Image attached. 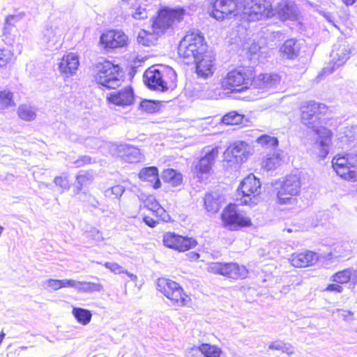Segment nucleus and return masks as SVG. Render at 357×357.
Returning a JSON list of instances; mask_svg holds the SVG:
<instances>
[{
  "instance_id": "obj_1",
  "label": "nucleus",
  "mask_w": 357,
  "mask_h": 357,
  "mask_svg": "<svg viewBox=\"0 0 357 357\" xmlns=\"http://www.w3.org/2000/svg\"><path fill=\"white\" fill-rule=\"evenodd\" d=\"M252 71L249 69H234L223 75L220 79L218 87L206 90L204 97L208 99H219L223 97L221 90L227 93L241 92L251 85Z\"/></svg>"
},
{
  "instance_id": "obj_2",
  "label": "nucleus",
  "mask_w": 357,
  "mask_h": 357,
  "mask_svg": "<svg viewBox=\"0 0 357 357\" xmlns=\"http://www.w3.org/2000/svg\"><path fill=\"white\" fill-rule=\"evenodd\" d=\"M176 73L169 66H151L144 73V82L151 89L165 91L176 86Z\"/></svg>"
},
{
  "instance_id": "obj_3",
  "label": "nucleus",
  "mask_w": 357,
  "mask_h": 357,
  "mask_svg": "<svg viewBox=\"0 0 357 357\" xmlns=\"http://www.w3.org/2000/svg\"><path fill=\"white\" fill-rule=\"evenodd\" d=\"M68 31V25L65 20L58 18L51 20L42 31L39 44L45 50H58L62 46Z\"/></svg>"
},
{
  "instance_id": "obj_4",
  "label": "nucleus",
  "mask_w": 357,
  "mask_h": 357,
  "mask_svg": "<svg viewBox=\"0 0 357 357\" xmlns=\"http://www.w3.org/2000/svg\"><path fill=\"white\" fill-rule=\"evenodd\" d=\"M207 50L204 38L199 31L186 33L180 41L178 54L186 63H192Z\"/></svg>"
},
{
  "instance_id": "obj_5",
  "label": "nucleus",
  "mask_w": 357,
  "mask_h": 357,
  "mask_svg": "<svg viewBox=\"0 0 357 357\" xmlns=\"http://www.w3.org/2000/svg\"><path fill=\"white\" fill-rule=\"evenodd\" d=\"M185 14V10L179 6H162L155 15L151 18V28L162 35L183 21Z\"/></svg>"
},
{
  "instance_id": "obj_6",
  "label": "nucleus",
  "mask_w": 357,
  "mask_h": 357,
  "mask_svg": "<svg viewBox=\"0 0 357 357\" xmlns=\"http://www.w3.org/2000/svg\"><path fill=\"white\" fill-rule=\"evenodd\" d=\"M261 185L253 174L244 178L237 189L236 200L239 204L253 207L261 202Z\"/></svg>"
},
{
  "instance_id": "obj_7",
  "label": "nucleus",
  "mask_w": 357,
  "mask_h": 357,
  "mask_svg": "<svg viewBox=\"0 0 357 357\" xmlns=\"http://www.w3.org/2000/svg\"><path fill=\"white\" fill-rule=\"evenodd\" d=\"M94 78L98 84L108 89H115L122 81L120 67L108 60L99 62L96 66Z\"/></svg>"
},
{
  "instance_id": "obj_8",
  "label": "nucleus",
  "mask_w": 357,
  "mask_h": 357,
  "mask_svg": "<svg viewBox=\"0 0 357 357\" xmlns=\"http://www.w3.org/2000/svg\"><path fill=\"white\" fill-rule=\"evenodd\" d=\"M241 0H208V12L211 17L218 21L241 16L243 8Z\"/></svg>"
},
{
  "instance_id": "obj_9",
  "label": "nucleus",
  "mask_w": 357,
  "mask_h": 357,
  "mask_svg": "<svg viewBox=\"0 0 357 357\" xmlns=\"http://www.w3.org/2000/svg\"><path fill=\"white\" fill-rule=\"evenodd\" d=\"M241 17L248 21H258L274 15L270 0H245L242 1Z\"/></svg>"
},
{
  "instance_id": "obj_10",
  "label": "nucleus",
  "mask_w": 357,
  "mask_h": 357,
  "mask_svg": "<svg viewBox=\"0 0 357 357\" xmlns=\"http://www.w3.org/2000/svg\"><path fill=\"white\" fill-rule=\"evenodd\" d=\"M157 289L170 300L174 305L187 306L190 303V297L184 292L180 284L169 278H158Z\"/></svg>"
},
{
  "instance_id": "obj_11",
  "label": "nucleus",
  "mask_w": 357,
  "mask_h": 357,
  "mask_svg": "<svg viewBox=\"0 0 357 357\" xmlns=\"http://www.w3.org/2000/svg\"><path fill=\"white\" fill-rule=\"evenodd\" d=\"M331 162L340 177L351 182L357 181V156L350 153L337 154Z\"/></svg>"
},
{
  "instance_id": "obj_12",
  "label": "nucleus",
  "mask_w": 357,
  "mask_h": 357,
  "mask_svg": "<svg viewBox=\"0 0 357 357\" xmlns=\"http://www.w3.org/2000/svg\"><path fill=\"white\" fill-rule=\"evenodd\" d=\"M301 188L300 178L296 174L286 176L284 180L278 183L277 203L280 205L293 204L296 201L295 197Z\"/></svg>"
},
{
  "instance_id": "obj_13",
  "label": "nucleus",
  "mask_w": 357,
  "mask_h": 357,
  "mask_svg": "<svg viewBox=\"0 0 357 357\" xmlns=\"http://www.w3.org/2000/svg\"><path fill=\"white\" fill-rule=\"evenodd\" d=\"M221 220L223 227L231 231H237L252 225L250 218L238 211L234 204L229 205L222 211Z\"/></svg>"
},
{
  "instance_id": "obj_14",
  "label": "nucleus",
  "mask_w": 357,
  "mask_h": 357,
  "mask_svg": "<svg viewBox=\"0 0 357 357\" xmlns=\"http://www.w3.org/2000/svg\"><path fill=\"white\" fill-rule=\"evenodd\" d=\"M333 133L324 126L314 127V154L319 159L325 158L332 144Z\"/></svg>"
},
{
  "instance_id": "obj_15",
  "label": "nucleus",
  "mask_w": 357,
  "mask_h": 357,
  "mask_svg": "<svg viewBox=\"0 0 357 357\" xmlns=\"http://www.w3.org/2000/svg\"><path fill=\"white\" fill-rule=\"evenodd\" d=\"M207 271L212 273L220 274L233 279L245 278L248 275L247 268L244 266H239L236 263L211 262L207 265Z\"/></svg>"
},
{
  "instance_id": "obj_16",
  "label": "nucleus",
  "mask_w": 357,
  "mask_h": 357,
  "mask_svg": "<svg viewBox=\"0 0 357 357\" xmlns=\"http://www.w3.org/2000/svg\"><path fill=\"white\" fill-rule=\"evenodd\" d=\"M250 152V146L244 142H236L230 145L223 153V160L229 166L238 165L243 162Z\"/></svg>"
},
{
  "instance_id": "obj_17",
  "label": "nucleus",
  "mask_w": 357,
  "mask_h": 357,
  "mask_svg": "<svg viewBox=\"0 0 357 357\" xmlns=\"http://www.w3.org/2000/svg\"><path fill=\"white\" fill-rule=\"evenodd\" d=\"M162 242L165 247L176 250L185 252L194 248L197 245V241L188 236H183L174 232H166L162 237Z\"/></svg>"
},
{
  "instance_id": "obj_18",
  "label": "nucleus",
  "mask_w": 357,
  "mask_h": 357,
  "mask_svg": "<svg viewBox=\"0 0 357 357\" xmlns=\"http://www.w3.org/2000/svg\"><path fill=\"white\" fill-rule=\"evenodd\" d=\"M129 6V15L135 20L148 19L153 11L155 4L153 0H122Z\"/></svg>"
},
{
  "instance_id": "obj_19",
  "label": "nucleus",
  "mask_w": 357,
  "mask_h": 357,
  "mask_svg": "<svg viewBox=\"0 0 357 357\" xmlns=\"http://www.w3.org/2000/svg\"><path fill=\"white\" fill-rule=\"evenodd\" d=\"M128 38L121 30H109L103 33L100 38V43L104 49H116L127 45Z\"/></svg>"
},
{
  "instance_id": "obj_20",
  "label": "nucleus",
  "mask_w": 357,
  "mask_h": 357,
  "mask_svg": "<svg viewBox=\"0 0 357 357\" xmlns=\"http://www.w3.org/2000/svg\"><path fill=\"white\" fill-rule=\"evenodd\" d=\"M350 50L343 44L334 46L331 53V61L328 66L323 69V73L327 75L333 73L337 68L343 66L349 59Z\"/></svg>"
},
{
  "instance_id": "obj_21",
  "label": "nucleus",
  "mask_w": 357,
  "mask_h": 357,
  "mask_svg": "<svg viewBox=\"0 0 357 357\" xmlns=\"http://www.w3.org/2000/svg\"><path fill=\"white\" fill-rule=\"evenodd\" d=\"M196 64V73L199 77H211L215 71V56L211 52L206 50L201 56L193 61Z\"/></svg>"
},
{
  "instance_id": "obj_22",
  "label": "nucleus",
  "mask_w": 357,
  "mask_h": 357,
  "mask_svg": "<svg viewBox=\"0 0 357 357\" xmlns=\"http://www.w3.org/2000/svg\"><path fill=\"white\" fill-rule=\"evenodd\" d=\"M79 66V59L77 54L69 52L64 54L58 63L60 73L66 78L76 74Z\"/></svg>"
},
{
  "instance_id": "obj_23",
  "label": "nucleus",
  "mask_w": 357,
  "mask_h": 357,
  "mask_svg": "<svg viewBox=\"0 0 357 357\" xmlns=\"http://www.w3.org/2000/svg\"><path fill=\"white\" fill-rule=\"evenodd\" d=\"M218 153L219 151L217 147L205 152L204 156L195 166V174H196L198 178H202L204 175H206L210 172Z\"/></svg>"
},
{
  "instance_id": "obj_24",
  "label": "nucleus",
  "mask_w": 357,
  "mask_h": 357,
  "mask_svg": "<svg viewBox=\"0 0 357 357\" xmlns=\"http://www.w3.org/2000/svg\"><path fill=\"white\" fill-rule=\"evenodd\" d=\"M280 76L276 73H260L252 78L251 84L255 89L266 91L274 89L280 82Z\"/></svg>"
},
{
  "instance_id": "obj_25",
  "label": "nucleus",
  "mask_w": 357,
  "mask_h": 357,
  "mask_svg": "<svg viewBox=\"0 0 357 357\" xmlns=\"http://www.w3.org/2000/svg\"><path fill=\"white\" fill-rule=\"evenodd\" d=\"M109 104L115 106L126 107L132 104L134 94L130 87H126L117 91H113L107 96Z\"/></svg>"
},
{
  "instance_id": "obj_26",
  "label": "nucleus",
  "mask_w": 357,
  "mask_h": 357,
  "mask_svg": "<svg viewBox=\"0 0 357 357\" xmlns=\"http://www.w3.org/2000/svg\"><path fill=\"white\" fill-rule=\"evenodd\" d=\"M347 243L337 245L333 252H330L326 255H318L316 257L317 262L321 265H329L333 259L344 257L350 255L351 250L347 246Z\"/></svg>"
},
{
  "instance_id": "obj_27",
  "label": "nucleus",
  "mask_w": 357,
  "mask_h": 357,
  "mask_svg": "<svg viewBox=\"0 0 357 357\" xmlns=\"http://www.w3.org/2000/svg\"><path fill=\"white\" fill-rule=\"evenodd\" d=\"M275 12L282 20H294L298 16V8L295 3L288 0L280 1Z\"/></svg>"
},
{
  "instance_id": "obj_28",
  "label": "nucleus",
  "mask_w": 357,
  "mask_h": 357,
  "mask_svg": "<svg viewBox=\"0 0 357 357\" xmlns=\"http://www.w3.org/2000/svg\"><path fill=\"white\" fill-rule=\"evenodd\" d=\"M119 155L125 161L135 163L141 162L144 159L143 154L139 149L129 144H121L117 146Z\"/></svg>"
},
{
  "instance_id": "obj_29",
  "label": "nucleus",
  "mask_w": 357,
  "mask_h": 357,
  "mask_svg": "<svg viewBox=\"0 0 357 357\" xmlns=\"http://www.w3.org/2000/svg\"><path fill=\"white\" fill-rule=\"evenodd\" d=\"M300 51V43L294 39L287 40L280 48V56L287 59H296Z\"/></svg>"
},
{
  "instance_id": "obj_30",
  "label": "nucleus",
  "mask_w": 357,
  "mask_h": 357,
  "mask_svg": "<svg viewBox=\"0 0 357 357\" xmlns=\"http://www.w3.org/2000/svg\"><path fill=\"white\" fill-rule=\"evenodd\" d=\"M139 178L143 181L150 183L155 189L159 188L161 185L158 177V170L155 167L143 168L139 173Z\"/></svg>"
},
{
  "instance_id": "obj_31",
  "label": "nucleus",
  "mask_w": 357,
  "mask_h": 357,
  "mask_svg": "<svg viewBox=\"0 0 357 357\" xmlns=\"http://www.w3.org/2000/svg\"><path fill=\"white\" fill-rule=\"evenodd\" d=\"M161 34L153 28H151V31L141 29L138 33L137 41L143 46L150 47L156 44Z\"/></svg>"
},
{
  "instance_id": "obj_32",
  "label": "nucleus",
  "mask_w": 357,
  "mask_h": 357,
  "mask_svg": "<svg viewBox=\"0 0 357 357\" xmlns=\"http://www.w3.org/2000/svg\"><path fill=\"white\" fill-rule=\"evenodd\" d=\"M222 202L223 197L217 192L208 193L205 195L204 206L208 213H217Z\"/></svg>"
},
{
  "instance_id": "obj_33",
  "label": "nucleus",
  "mask_w": 357,
  "mask_h": 357,
  "mask_svg": "<svg viewBox=\"0 0 357 357\" xmlns=\"http://www.w3.org/2000/svg\"><path fill=\"white\" fill-rule=\"evenodd\" d=\"M282 160L281 152L278 150L275 151L266 155L262 160L261 166L267 171L273 170L281 165Z\"/></svg>"
},
{
  "instance_id": "obj_34",
  "label": "nucleus",
  "mask_w": 357,
  "mask_h": 357,
  "mask_svg": "<svg viewBox=\"0 0 357 357\" xmlns=\"http://www.w3.org/2000/svg\"><path fill=\"white\" fill-rule=\"evenodd\" d=\"M144 207L151 211L153 215L160 218L163 220H165L167 216L165 210L160 206V204L153 197H148L144 201Z\"/></svg>"
},
{
  "instance_id": "obj_35",
  "label": "nucleus",
  "mask_w": 357,
  "mask_h": 357,
  "mask_svg": "<svg viewBox=\"0 0 357 357\" xmlns=\"http://www.w3.org/2000/svg\"><path fill=\"white\" fill-rule=\"evenodd\" d=\"M355 272L356 271L354 268H346L332 275L331 280L340 284H347L351 279L354 280V275Z\"/></svg>"
},
{
  "instance_id": "obj_36",
  "label": "nucleus",
  "mask_w": 357,
  "mask_h": 357,
  "mask_svg": "<svg viewBox=\"0 0 357 357\" xmlns=\"http://www.w3.org/2000/svg\"><path fill=\"white\" fill-rule=\"evenodd\" d=\"M312 260V252H301L291 256V264L295 267L302 268L309 266Z\"/></svg>"
},
{
  "instance_id": "obj_37",
  "label": "nucleus",
  "mask_w": 357,
  "mask_h": 357,
  "mask_svg": "<svg viewBox=\"0 0 357 357\" xmlns=\"http://www.w3.org/2000/svg\"><path fill=\"white\" fill-rule=\"evenodd\" d=\"M162 178L165 182L173 187L181 185L183 176L181 173L173 169H167L162 172Z\"/></svg>"
},
{
  "instance_id": "obj_38",
  "label": "nucleus",
  "mask_w": 357,
  "mask_h": 357,
  "mask_svg": "<svg viewBox=\"0 0 357 357\" xmlns=\"http://www.w3.org/2000/svg\"><path fill=\"white\" fill-rule=\"evenodd\" d=\"M102 289V284L86 281H77L75 289L79 293L99 292Z\"/></svg>"
},
{
  "instance_id": "obj_39",
  "label": "nucleus",
  "mask_w": 357,
  "mask_h": 357,
  "mask_svg": "<svg viewBox=\"0 0 357 357\" xmlns=\"http://www.w3.org/2000/svg\"><path fill=\"white\" fill-rule=\"evenodd\" d=\"M19 118L25 121H31L36 118V111L34 107L29 105H20L17 110Z\"/></svg>"
},
{
  "instance_id": "obj_40",
  "label": "nucleus",
  "mask_w": 357,
  "mask_h": 357,
  "mask_svg": "<svg viewBox=\"0 0 357 357\" xmlns=\"http://www.w3.org/2000/svg\"><path fill=\"white\" fill-rule=\"evenodd\" d=\"M72 314L77 321L83 326L87 325L92 318L91 311L82 307H73Z\"/></svg>"
},
{
  "instance_id": "obj_41",
  "label": "nucleus",
  "mask_w": 357,
  "mask_h": 357,
  "mask_svg": "<svg viewBox=\"0 0 357 357\" xmlns=\"http://www.w3.org/2000/svg\"><path fill=\"white\" fill-rule=\"evenodd\" d=\"M15 106L13 93L8 89L0 91V111L8 109Z\"/></svg>"
},
{
  "instance_id": "obj_42",
  "label": "nucleus",
  "mask_w": 357,
  "mask_h": 357,
  "mask_svg": "<svg viewBox=\"0 0 357 357\" xmlns=\"http://www.w3.org/2000/svg\"><path fill=\"white\" fill-rule=\"evenodd\" d=\"M302 123L310 128L312 124V105L310 102H304L301 107Z\"/></svg>"
},
{
  "instance_id": "obj_43",
  "label": "nucleus",
  "mask_w": 357,
  "mask_h": 357,
  "mask_svg": "<svg viewBox=\"0 0 357 357\" xmlns=\"http://www.w3.org/2000/svg\"><path fill=\"white\" fill-rule=\"evenodd\" d=\"M201 354L204 357H220L222 349L216 345L203 343L201 344Z\"/></svg>"
},
{
  "instance_id": "obj_44",
  "label": "nucleus",
  "mask_w": 357,
  "mask_h": 357,
  "mask_svg": "<svg viewBox=\"0 0 357 357\" xmlns=\"http://www.w3.org/2000/svg\"><path fill=\"white\" fill-rule=\"evenodd\" d=\"M243 115L231 111L224 115L222 118V123L225 125H238L242 123Z\"/></svg>"
},
{
  "instance_id": "obj_45",
  "label": "nucleus",
  "mask_w": 357,
  "mask_h": 357,
  "mask_svg": "<svg viewBox=\"0 0 357 357\" xmlns=\"http://www.w3.org/2000/svg\"><path fill=\"white\" fill-rule=\"evenodd\" d=\"M15 59L13 51L6 48H0V69L5 68Z\"/></svg>"
},
{
  "instance_id": "obj_46",
  "label": "nucleus",
  "mask_w": 357,
  "mask_h": 357,
  "mask_svg": "<svg viewBox=\"0 0 357 357\" xmlns=\"http://www.w3.org/2000/svg\"><path fill=\"white\" fill-rule=\"evenodd\" d=\"M42 285L47 290L57 291L62 289L61 280L47 279L43 282Z\"/></svg>"
},
{
  "instance_id": "obj_47",
  "label": "nucleus",
  "mask_w": 357,
  "mask_h": 357,
  "mask_svg": "<svg viewBox=\"0 0 357 357\" xmlns=\"http://www.w3.org/2000/svg\"><path fill=\"white\" fill-rule=\"evenodd\" d=\"M257 142L262 146H267L268 147H275L278 143L277 138L268 135L259 137L257 139Z\"/></svg>"
},
{
  "instance_id": "obj_48",
  "label": "nucleus",
  "mask_w": 357,
  "mask_h": 357,
  "mask_svg": "<svg viewBox=\"0 0 357 357\" xmlns=\"http://www.w3.org/2000/svg\"><path fill=\"white\" fill-rule=\"evenodd\" d=\"M124 192V188L120 185H114L105 190V195L109 197L118 198L121 196Z\"/></svg>"
},
{
  "instance_id": "obj_49",
  "label": "nucleus",
  "mask_w": 357,
  "mask_h": 357,
  "mask_svg": "<svg viewBox=\"0 0 357 357\" xmlns=\"http://www.w3.org/2000/svg\"><path fill=\"white\" fill-rule=\"evenodd\" d=\"M270 349H274L278 351H281L282 352L286 353H291V347L289 344L284 343L281 341H275L272 342L269 345Z\"/></svg>"
},
{
  "instance_id": "obj_50",
  "label": "nucleus",
  "mask_w": 357,
  "mask_h": 357,
  "mask_svg": "<svg viewBox=\"0 0 357 357\" xmlns=\"http://www.w3.org/2000/svg\"><path fill=\"white\" fill-rule=\"evenodd\" d=\"M328 113V108L323 103H314V116L321 119Z\"/></svg>"
},
{
  "instance_id": "obj_51",
  "label": "nucleus",
  "mask_w": 357,
  "mask_h": 357,
  "mask_svg": "<svg viewBox=\"0 0 357 357\" xmlns=\"http://www.w3.org/2000/svg\"><path fill=\"white\" fill-rule=\"evenodd\" d=\"M104 266L114 274H122L127 273V271L123 266L115 262H105Z\"/></svg>"
},
{
  "instance_id": "obj_52",
  "label": "nucleus",
  "mask_w": 357,
  "mask_h": 357,
  "mask_svg": "<svg viewBox=\"0 0 357 357\" xmlns=\"http://www.w3.org/2000/svg\"><path fill=\"white\" fill-rule=\"evenodd\" d=\"M93 178V175L89 172L81 173L77 176V181L79 184L80 188L89 184L92 181Z\"/></svg>"
},
{
  "instance_id": "obj_53",
  "label": "nucleus",
  "mask_w": 357,
  "mask_h": 357,
  "mask_svg": "<svg viewBox=\"0 0 357 357\" xmlns=\"http://www.w3.org/2000/svg\"><path fill=\"white\" fill-rule=\"evenodd\" d=\"M139 108L146 113H153L155 111L156 106L153 102L144 100L140 102Z\"/></svg>"
},
{
  "instance_id": "obj_54",
  "label": "nucleus",
  "mask_w": 357,
  "mask_h": 357,
  "mask_svg": "<svg viewBox=\"0 0 357 357\" xmlns=\"http://www.w3.org/2000/svg\"><path fill=\"white\" fill-rule=\"evenodd\" d=\"M87 236L96 242H101L104 239L101 232L96 228L91 229L87 232Z\"/></svg>"
},
{
  "instance_id": "obj_55",
  "label": "nucleus",
  "mask_w": 357,
  "mask_h": 357,
  "mask_svg": "<svg viewBox=\"0 0 357 357\" xmlns=\"http://www.w3.org/2000/svg\"><path fill=\"white\" fill-rule=\"evenodd\" d=\"M54 182L56 185L63 189H68L69 188L68 180L66 176H56Z\"/></svg>"
},
{
  "instance_id": "obj_56",
  "label": "nucleus",
  "mask_w": 357,
  "mask_h": 357,
  "mask_svg": "<svg viewBox=\"0 0 357 357\" xmlns=\"http://www.w3.org/2000/svg\"><path fill=\"white\" fill-rule=\"evenodd\" d=\"M187 357H201V345L188 348L186 351Z\"/></svg>"
},
{
  "instance_id": "obj_57",
  "label": "nucleus",
  "mask_w": 357,
  "mask_h": 357,
  "mask_svg": "<svg viewBox=\"0 0 357 357\" xmlns=\"http://www.w3.org/2000/svg\"><path fill=\"white\" fill-rule=\"evenodd\" d=\"M61 280V288H74L76 289L77 280L73 279H63Z\"/></svg>"
},
{
  "instance_id": "obj_58",
  "label": "nucleus",
  "mask_w": 357,
  "mask_h": 357,
  "mask_svg": "<svg viewBox=\"0 0 357 357\" xmlns=\"http://www.w3.org/2000/svg\"><path fill=\"white\" fill-rule=\"evenodd\" d=\"M339 316L342 318L344 321L353 320L352 316L353 312L349 310H337Z\"/></svg>"
},
{
  "instance_id": "obj_59",
  "label": "nucleus",
  "mask_w": 357,
  "mask_h": 357,
  "mask_svg": "<svg viewBox=\"0 0 357 357\" xmlns=\"http://www.w3.org/2000/svg\"><path fill=\"white\" fill-rule=\"evenodd\" d=\"M326 290L328 291L342 293L343 291V287L341 286L340 284L335 282L334 284H328Z\"/></svg>"
},
{
  "instance_id": "obj_60",
  "label": "nucleus",
  "mask_w": 357,
  "mask_h": 357,
  "mask_svg": "<svg viewBox=\"0 0 357 357\" xmlns=\"http://www.w3.org/2000/svg\"><path fill=\"white\" fill-rule=\"evenodd\" d=\"M260 52V47L256 43H252L248 48V53L250 54L251 59L258 54Z\"/></svg>"
},
{
  "instance_id": "obj_61",
  "label": "nucleus",
  "mask_w": 357,
  "mask_h": 357,
  "mask_svg": "<svg viewBox=\"0 0 357 357\" xmlns=\"http://www.w3.org/2000/svg\"><path fill=\"white\" fill-rule=\"evenodd\" d=\"M143 222L149 227H155L157 224H158V221L157 220H155L153 218L148 216V215H144L143 217Z\"/></svg>"
},
{
  "instance_id": "obj_62",
  "label": "nucleus",
  "mask_w": 357,
  "mask_h": 357,
  "mask_svg": "<svg viewBox=\"0 0 357 357\" xmlns=\"http://www.w3.org/2000/svg\"><path fill=\"white\" fill-rule=\"evenodd\" d=\"M91 162V158L89 156H86V155L82 156L80 159L77 160L76 162L77 167L81 166L82 165H85V164H89Z\"/></svg>"
},
{
  "instance_id": "obj_63",
  "label": "nucleus",
  "mask_w": 357,
  "mask_h": 357,
  "mask_svg": "<svg viewBox=\"0 0 357 357\" xmlns=\"http://www.w3.org/2000/svg\"><path fill=\"white\" fill-rule=\"evenodd\" d=\"M188 257L191 260H196L199 258V254L195 252L188 253Z\"/></svg>"
},
{
  "instance_id": "obj_64",
  "label": "nucleus",
  "mask_w": 357,
  "mask_h": 357,
  "mask_svg": "<svg viewBox=\"0 0 357 357\" xmlns=\"http://www.w3.org/2000/svg\"><path fill=\"white\" fill-rule=\"evenodd\" d=\"M130 279L131 281H133V282H135L137 279V275L131 273H129L128 271H127V273H125Z\"/></svg>"
}]
</instances>
